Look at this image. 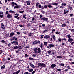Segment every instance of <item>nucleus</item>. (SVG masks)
<instances>
[{"label": "nucleus", "instance_id": "obj_1", "mask_svg": "<svg viewBox=\"0 0 74 74\" xmlns=\"http://www.w3.org/2000/svg\"><path fill=\"white\" fill-rule=\"evenodd\" d=\"M34 52L35 53L37 54L38 53V48H35L34 49Z\"/></svg>", "mask_w": 74, "mask_h": 74}, {"label": "nucleus", "instance_id": "obj_2", "mask_svg": "<svg viewBox=\"0 0 74 74\" xmlns=\"http://www.w3.org/2000/svg\"><path fill=\"white\" fill-rule=\"evenodd\" d=\"M7 18L8 19H11L12 18V14H8L7 15Z\"/></svg>", "mask_w": 74, "mask_h": 74}, {"label": "nucleus", "instance_id": "obj_3", "mask_svg": "<svg viewBox=\"0 0 74 74\" xmlns=\"http://www.w3.org/2000/svg\"><path fill=\"white\" fill-rule=\"evenodd\" d=\"M41 20L43 21H45V22H47L48 20V19L47 18H45V17H43L41 18Z\"/></svg>", "mask_w": 74, "mask_h": 74}, {"label": "nucleus", "instance_id": "obj_4", "mask_svg": "<svg viewBox=\"0 0 74 74\" xmlns=\"http://www.w3.org/2000/svg\"><path fill=\"white\" fill-rule=\"evenodd\" d=\"M55 46L53 45L50 44L47 46L48 48H51L52 47H54Z\"/></svg>", "mask_w": 74, "mask_h": 74}, {"label": "nucleus", "instance_id": "obj_5", "mask_svg": "<svg viewBox=\"0 0 74 74\" xmlns=\"http://www.w3.org/2000/svg\"><path fill=\"white\" fill-rule=\"evenodd\" d=\"M26 3L27 4V5H30L31 1L30 0H28L26 1Z\"/></svg>", "mask_w": 74, "mask_h": 74}, {"label": "nucleus", "instance_id": "obj_6", "mask_svg": "<svg viewBox=\"0 0 74 74\" xmlns=\"http://www.w3.org/2000/svg\"><path fill=\"white\" fill-rule=\"evenodd\" d=\"M49 37H50L49 35H46L44 37V38H45L46 39H47V38H49Z\"/></svg>", "mask_w": 74, "mask_h": 74}, {"label": "nucleus", "instance_id": "obj_7", "mask_svg": "<svg viewBox=\"0 0 74 74\" xmlns=\"http://www.w3.org/2000/svg\"><path fill=\"white\" fill-rule=\"evenodd\" d=\"M14 35H15V34L13 32H12L10 34V36L9 37H12V36Z\"/></svg>", "mask_w": 74, "mask_h": 74}, {"label": "nucleus", "instance_id": "obj_8", "mask_svg": "<svg viewBox=\"0 0 74 74\" xmlns=\"http://www.w3.org/2000/svg\"><path fill=\"white\" fill-rule=\"evenodd\" d=\"M15 39V36L12 37L11 38V39H10V40L11 41H12L13 40H14Z\"/></svg>", "mask_w": 74, "mask_h": 74}, {"label": "nucleus", "instance_id": "obj_9", "mask_svg": "<svg viewBox=\"0 0 74 74\" xmlns=\"http://www.w3.org/2000/svg\"><path fill=\"white\" fill-rule=\"evenodd\" d=\"M46 66V65L44 63H42L41 66L42 67H45Z\"/></svg>", "mask_w": 74, "mask_h": 74}, {"label": "nucleus", "instance_id": "obj_10", "mask_svg": "<svg viewBox=\"0 0 74 74\" xmlns=\"http://www.w3.org/2000/svg\"><path fill=\"white\" fill-rule=\"evenodd\" d=\"M51 67L52 68H54L56 67V64H52L51 66Z\"/></svg>", "mask_w": 74, "mask_h": 74}, {"label": "nucleus", "instance_id": "obj_11", "mask_svg": "<svg viewBox=\"0 0 74 74\" xmlns=\"http://www.w3.org/2000/svg\"><path fill=\"white\" fill-rule=\"evenodd\" d=\"M68 41H69V42H72V41H73V39L72 38H68Z\"/></svg>", "mask_w": 74, "mask_h": 74}, {"label": "nucleus", "instance_id": "obj_12", "mask_svg": "<svg viewBox=\"0 0 74 74\" xmlns=\"http://www.w3.org/2000/svg\"><path fill=\"white\" fill-rule=\"evenodd\" d=\"M64 14H67V13H68V12H69V10H67L66 11V10H64Z\"/></svg>", "mask_w": 74, "mask_h": 74}, {"label": "nucleus", "instance_id": "obj_13", "mask_svg": "<svg viewBox=\"0 0 74 74\" xmlns=\"http://www.w3.org/2000/svg\"><path fill=\"white\" fill-rule=\"evenodd\" d=\"M20 72V70H18L16 72H14L13 74H18Z\"/></svg>", "mask_w": 74, "mask_h": 74}, {"label": "nucleus", "instance_id": "obj_14", "mask_svg": "<svg viewBox=\"0 0 74 74\" xmlns=\"http://www.w3.org/2000/svg\"><path fill=\"white\" fill-rule=\"evenodd\" d=\"M47 7H49V8H52V5H51V4H49L48 5Z\"/></svg>", "mask_w": 74, "mask_h": 74}, {"label": "nucleus", "instance_id": "obj_15", "mask_svg": "<svg viewBox=\"0 0 74 74\" xmlns=\"http://www.w3.org/2000/svg\"><path fill=\"white\" fill-rule=\"evenodd\" d=\"M23 47V46L22 47V46H19L18 47V48L19 49H22Z\"/></svg>", "mask_w": 74, "mask_h": 74}, {"label": "nucleus", "instance_id": "obj_16", "mask_svg": "<svg viewBox=\"0 0 74 74\" xmlns=\"http://www.w3.org/2000/svg\"><path fill=\"white\" fill-rule=\"evenodd\" d=\"M33 69H28V71H29V72H32L33 71Z\"/></svg>", "mask_w": 74, "mask_h": 74}, {"label": "nucleus", "instance_id": "obj_17", "mask_svg": "<svg viewBox=\"0 0 74 74\" xmlns=\"http://www.w3.org/2000/svg\"><path fill=\"white\" fill-rule=\"evenodd\" d=\"M38 53H41V49H40V48H38Z\"/></svg>", "mask_w": 74, "mask_h": 74}, {"label": "nucleus", "instance_id": "obj_18", "mask_svg": "<svg viewBox=\"0 0 74 74\" xmlns=\"http://www.w3.org/2000/svg\"><path fill=\"white\" fill-rule=\"evenodd\" d=\"M30 66H31L32 67V68H34V65L33 64H32V63H30Z\"/></svg>", "mask_w": 74, "mask_h": 74}, {"label": "nucleus", "instance_id": "obj_19", "mask_svg": "<svg viewBox=\"0 0 74 74\" xmlns=\"http://www.w3.org/2000/svg\"><path fill=\"white\" fill-rule=\"evenodd\" d=\"M14 18H17V19L18 20H19V18H20V17H18V16H14Z\"/></svg>", "mask_w": 74, "mask_h": 74}, {"label": "nucleus", "instance_id": "obj_20", "mask_svg": "<svg viewBox=\"0 0 74 74\" xmlns=\"http://www.w3.org/2000/svg\"><path fill=\"white\" fill-rule=\"evenodd\" d=\"M40 4V3L38 2H37L36 3V7H38V4Z\"/></svg>", "mask_w": 74, "mask_h": 74}, {"label": "nucleus", "instance_id": "obj_21", "mask_svg": "<svg viewBox=\"0 0 74 74\" xmlns=\"http://www.w3.org/2000/svg\"><path fill=\"white\" fill-rule=\"evenodd\" d=\"M33 33H30L29 34V37H32V36H33Z\"/></svg>", "mask_w": 74, "mask_h": 74}, {"label": "nucleus", "instance_id": "obj_22", "mask_svg": "<svg viewBox=\"0 0 74 74\" xmlns=\"http://www.w3.org/2000/svg\"><path fill=\"white\" fill-rule=\"evenodd\" d=\"M9 12L10 13H15V11H14L10 10L9 11Z\"/></svg>", "mask_w": 74, "mask_h": 74}, {"label": "nucleus", "instance_id": "obj_23", "mask_svg": "<svg viewBox=\"0 0 74 74\" xmlns=\"http://www.w3.org/2000/svg\"><path fill=\"white\" fill-rule=\"evenodd\" d=\"M52 37L54 40H55V39H56V37H55V36L54 35H53Z\"/></svg>", "mask_w": 74, "mask_h": 74}, {"label": "nucleus", "instance_id": "obj_24", "mask_svg": "<svg viewBox=\"0 0 74 74\" xmlns=\"http://www.w3.org/2000/svg\"><path fill=\"white\" fill-rule=\"evenodd\" d=\"M57 58H62V56H58L57 57Z\"/></svg>", "mask_w": 74, "mask_h": 74}, {"label": "nucleus", "instance_id": "obj_25", "mask_svg": "<svg viewBox=\"0 0 74 74\" xmlns=\"http://www.w3.org/2000/svg\"><path fill=\"white\" fill-rule=\"evenodd\" d=\"M15 45H18V42L15 41Z\"/></svg>", "mask_w": 74, "mask_h": 74}, {"label": "nucleus", "instance_id": "obj_26", "mask_svg": "<svg viewBox=\"0 0 74 74\" xmlns=\"http://www.w3.org/2000/svg\"><path fill=\"white\" fill-rule=\"evenodd\" d=\"M5 68V66L4 65H3L1 67V69L2 70H3Z\"/></svg>", "mask_w": 74, "mask_h": 74}, {"label": "nucleus", "instance_id": "obj_27", "mask_svg": "<svg viewBox=\"0 0 74 74\" xmlns=\"http://www.w3.org/2000/svg\"><path fill=\"white\" fill-rule=\"evenodd\" d=\"M14 49H17L18 48V46H14Z\"/></svg>", "mask_w": 74, "mask_h": 74}, {"label": "nucleus", "instance_id": "obj_28", "mask_svg": "<svg viewBox=\"0 0 74 74\" xmlns=\"http://www.w3.org/2000/svg\"><path fill=\"white\" fill-rule=\"evenodd\" d=\"M4 26H3L2 27H1L2 29H3V30H5V28Z\"/></svg>", "mask_w": 74, "mask_h": 74}, {"label": "nucleus", "instance_id": "obj_29", "mask_svg": "<svg viewBox=\"0 0 74 74\" xmlns=\"http://www.w3.org/2000/svg\"><path fill=\"white\" fill-rule=\"evenodd\" d=\"M62 40H63V41H65L66 42H67V39L65 38H62Z\"/></svg>", "mask_w": 74, "mask_h": 74}, {"label": "nucleus", "instance_id": "obj_30", "mask_svg": "<svg viewBox=\"0 0 74 74\" xmlns=\"http://www.w3.org/2000/svg\"><path fill=\"white\" fill-rule=\"evenodd\" d=\"M62 27H65V26H66V24L64 23L62 25Z\"/></svg>", "mask_w": 74, "mask_h": 74}, {"label": "nucleus", "instance_id": "obj_31", "mask_svg": "<svg viewBox=\"0 0 74 74\" xmlns=\"http://www.w3.org/2000/svg\"><path fill=\"white\" fill-rule=\"evenodd\" d=\"M14 8H19V6L18 5H16L14 7Z\"/></svg>", "mask_w": 74, "mask_h": 74}, {"label": "nucleus", "instance_id": "obj_32", "mask_svg": "<svg viewBox=\"0 0 74 74\" xmlns=\"http://www.w3.org/2000/svg\"><path fill=\"white\" fill-rule=\"evenodd\" d=\"M42 47H43V45L42 44V43H41L40 44V47L41 48H42Z\"/></svg>", "mask_w": 74, "mask_h": 74}, {"label": "nucleus", "instance_id": "obj_33", "mask_svg": "<svg viewBox=\"0 0 74 74\" xmlns=\"http://www.w3.org/2000/svg\"><path fill=\"white\" fill-rule=\"evenodd\" d=\"M19 26H20V27H23L24 26L23 25H19Z\"/></svg>", "mask_w": 74, "mask_h": 74}, {"label": "nucleus", "instance_id": "obj_34", "mask_svg": "<svg viewBox=\"0 0 74 74\" xmlns=\"http://www.w3.org/2000/svg\"><path fill=\"white\" fill-rule=\"evenodd\" d=\"M29 60H33V58H32L29 57Z\"/></svg>", "mask_w": 74, "mask_h": 74}, {"label": "nucleus", "instance_id": "obj_35", "mask_svg": "<svg viewBox=\"0 0 74 74\" xmlns=\"http://www.w3.org/2000/svg\"><path fill=\"white\" fill-rule=\"evenodd\" d=\"M41 64L42 63H38V65L39 66H41Z\"/></svg>", "mask_w": 74, "mask_h": 74}, {"label": "nucleus", "instance_id": "obj_36", "mask_svg": "<svg viewBox=\"0 0 74 74\" xmlns=\"http://www.w3.org/2000/svg\"><path fill=\"white\" fill-rule=\"evenodd\" d=\"M48 32V29L43 31V33H46V32Z\"/></svg>", "mask_w": 74, "mask_h": 74}, {"label": "nucleus", "instance_id": "obj_37", "mask_svg": "<svg viewBox=\"0 0 74 74\" xmlns=\"http://www.w3.org/2000/svg\"><path fill=\"white\" fill-rule=\"evenodd\" d=\"M30 48V46H27L25 47V48H26V49L28 48Z\"/></svg>", "mask_w": 74, "mask_h": 74}, {"label": "nucleus", "instance_id": "obj_38", "mask_svg": "<svg viewBox=\"0 0 74 74\" xmlns=\"http://www.w3.org/2000/svg\"><path fill=\"white\" fill-rule=\"evenodd\" d=\"M47 53H48V54H51V51H47Z\"/></svg>", "mask_w": 74, "mask_h": 74}, {"label": "nucleus", "instance_id": "obj_39", "mask_svg": "<svg viewBox=\"0 0 74 74\" xmlns=\"http://www.w3.org/2000/svg\"><path fill=\"white\" fill-rule=\"evenodd\" d=\"M24 12V11H19V12L20 13H23Z\"/></svg>", "mask_w": 74, "mask_h": 74}, {"label": "nucleus", "instance_id": "obj_40", "mask_svg": "<svg viewBox=\"0 0 74 74\" xmlns=\"http://www.w3.org/2000/svg\"><path fill=\"white\" fill-rule=\"evenodd\" d=\"M44 36V35H41V37H40V38H41V39H42V38H43V37Z\"/></svg>", "mask_w": 74, "mask_h": 74}, {"label": "nucleus", "instance_id": "obj_41", "mask_svg": "<svg viewBox=\"0 0 74 74\" xmlns=\"http://www.w3.org/2000/svg\"><path fill=\"white\" fill-rule=\"evenodd\" d=\"M69 8L70 10H72V9L73 8H72V7H70V6H69Z\"/></svg>", "mask_w": 74, "mask_h": 74}, {"label": "nucleus", "instance_id": "obj_42", "mask_svg": "<svg viewBox=\"0 0 74 74\" xmlns=\"http://www.w3.org/2000/svg\"><path fill=\"white\" fill-rule=\"evenodd\" d=\"M12 4L11 5L12 6V7L14 6V2H12Z\"/></svg>", "mask_w": 74, "mask_h": 74}, {"label": "nucleus", "instance_id": "obj_43", "mask_svg": "<svg viewBox=\"0 0 74 74\" xmlns=\"http://www.w3.org/2000/svg\"><path fill=\"white\" fill-rule=\"evenodd\" d=\"M41 12L42 13V14H45V12L44 11H41Z\"/></svg>", "mask_w": 74, "mask_h": 74}, {"label": "nucleus", "instance_id": "obj_44", "mask_svg": "<svg viewBox=\"0 0 74 74\" xmlns=\"http://www.w3.org/2000/svg\"><path fill=\"white\" fill-rule=\"evenodd\" d=\"M55 31V29H53L52 31V33H54Z\"/></svg>", "mask_w": 74, "mask_h": 74}, {"label": "nucleus", "instance_id": "obj_45", "mask_svg": "<svg viewBox=\"0 0 74 74\" xmlns=\"http://www.w3.org/2000/svg\"><path fill=\"white\" fill-rule=\"evenodd\" d=\"M58 4V3H55L53 4V5H57Z\"/></svg>", "mask_w": 74, "mask_h": 74}, {"label": "nucleus", "instance_id": "obj_46", "mask_svg": "<svg viewBox=\"0 0 74 74\" xmlns=\"http://www.w3.org/2000/svg\"><path fill=\"white\" fill-rule=\"evenodd\" d=\"M57 70L58 71H61V69H57Z\"/></svg>", "mask_w": 74, "mask_h": 74}, {"label": "nucleus", "instance_id": "obj_47", "mask_svg": "<svg viewBox=\"0 0 74 74\" xmlns=\"http://www.w3.org/2000/svg\"><path fill=\"white\" fill-rule=\"evenodd\" d=\"M64 64L63 63H61L60 64V66L62 67L63 66H64Z\"/></svg>", "mask_w": 74, "mask_h": 74}, {"label": "nucleus", "instance_id": "obj_48", "mask_svg": "<svg viewBox=\"0 0 74 74\" xmlns=\"http://www.w3.org/2000/svg\"><path fill=\"white\" fill-rule=\"evenodd\" d=\"M4 14V12H2V11H0V14Z\"/></svg>", "mask_w": 74, "mask_h": 74}, {"label": "nucleus", "instance_id": "obj_49", "mask_svg": "<svg viewBox=\"0 0 74 74\" xmlns=\"http://www.w3.org/2000/svg\"><path fill=\"white\" fill-rule=\"evenodd\" d=\"M67 37L68 38H70L71 37V36H70V34L68 35Z\"/></svg>", "mask_w": 74, "mask_h": 74}, {"label": "nucleus", "instance_id": "obj_50", "mask_svg": "<svg viewBox=\"0 0 74 74\" xmlns=\"http://www.w3.org/2000/svg\"><path fill=\"white\" fill-rule=\"evenodd\" d=\"M25 16H26V14H25L23 16V18H25Z\"/></svg>", "mask_w": 74, "mask_h": 74}, {"label": "nucleus", "instance_id": "obj_51", "mask_svg": "<svg viewBox=\"0 0 74 74\" xmlns=\"http://www.w3.org/2000/svg\"><path fill=\"white\" fill-rule=\"evenodd\" d=\"M16 33L18 35H19V34H20V33L18 32H17Z\"/></svg>", "mask_w": 74, "mask_h": 74}, {"label": "nucleus", "instance_id": "obj_52", "mask_svg": "<svg viewBox=\"0 0 74 74\" xmlns=\"http://www.w3.org/2000/svg\"><path fill=\"white\" fill-rule=\"evenodd\" d=\"M18 53H19V50L16 51V53L17 54Z\"/></svg>", "mask_w": 74, "mask_h": 74}, {"label": "nucleus", "instance_id": "obj_53", "mask_svg": "<svg viewBox=\"0 0 74 74\" xmlns=\"http://www.w3.org/2000/svg\"><path fill=\"white\" fill-rule=\"evenodd\" d=\"M37 42V44H40V43H41V42H40V41H38V42Z\"/></svg>", "mask_w": 74, "mask_h": 74}, {"label": "nucleus", "instance_id": "obj_54", "mask_svg": "<svg viewBox=\"0 0 74 74\" xmlns=\"http://www.w3.org/2000/svg\"><path fill=\"white\" fill-rule=\"evenodd\" d=\"M56 34H58V35L59 34V32H55Z\"/></svg>", "mask_w": 74, "mask_h": 74}, {"label": "nucleus", "instance_id": "obj_55", "mask_svg": "<svg viewBox=\"0 0 74 74\" xmlns=\"http://www.w3.org/2000/svg\"><path fill=\"white\" fill-rule=\"evenodd\" d=\"M34 44H37V42L35 41L34 42Z\"/></svg>", "mask_w": 74, "mask_h": 74}, {"label": "nucleus", "instance_id": "obj_56", "mask_svg": "<svg viewBox=\"0 0 74 74\" xmlns=\"http://www.w3.org/2000/svg\"><path fill=\"white\" fill-rule=\"evenodd\" d=\"M2 17H3V15L0 14V17L2 18Z\"/></svg>", "mask_w": 74, "mask_h": 74}, {"label": "nucleus", "instance_id": "obj_57", "mask_svg": "<svg viewBox=\"0 0 74 74\" xmlns=\"http://www.w3.org/2000/svg\"><path fill=\"white\" fill-rule=\"evenodd\" d=\"M25 57H27L29 56L27 54H25Z\"/></svg>", "mask_w": 74, "mask_h": 74}, {"label": "nucleus", "instance_id": "obj_58", "mask_svg": "<svg viewBox=\"0 0 74 74\" xmlns=\"http://www.w3.org/2000/svg\"><path fill=\"white\" fill-rule=\"evenodd\" d=\"M43 7H44V8H47V5L44 6Z\"/></svg>", "mask_w": 74, "mask_h": 74}, {"label": "nucleus", "instance_id": "obj_59", "mask_svg": "<svg viewBox=\"0 0 74 74\" xmlns=\"http://www.w3.org/2000/svg\"><path fill=\"white\" fill-rule=\"evenodd\" d=\"M1 42L2 43H4V42H5V41L3 40H2L1 41Z\"/></svg>", "mask_w": 74, "mask_h": 74}, {"label": "nucleus", "instance_id": "obj_60", "mask_svg": "<svg viewBox=\"0 0 74 74\" xmlns=\"http://www.w3.org/2000/svg\"><path fill=\"white\" fill-rule=\"evenodd\" d=\"M44 45H46L47 44V42H44Z\"/></svg>", "mask_w": 74, "mask_h": 74}, {"label": "nucleus", "instance_id": "obj_61", "mask_svg": "<svg viewBox=\"0 0 74 74\" xmlns=\"http://www.w3.org/2000/svg\"><path fill=\"white\" fill-rule=\"evenodd\" d=\"M15 41H18V39L16 37H15Z\"/></svg>", "mask_w": 74, "mask_h": 74}, {"label": "nucleus", "instance_id": "obj_62", "mask_svg": "<svg viewBox=\"0 0 74 74\" xmlns=\"http://www.w3.org/2000/svg\"><path fill=\"white\" fill-rule=\"evenodd\" d=\"M1 27L4 26V24H3V23H1Z\"/></svg>", "mask_w": 74, "mask_h": 74}, {"label": "nucleus", "instance_id": "obj_63", "mask_svg": "<svg viewBox=\"0 0 74 74\" xmlns=\"http://www.w3.org/2000/svg\"><path fill=\"white\" fill-rule=\"evenodd\" d=\"M68 71V69H66L64 70V71L67 72Z\"/></svg>", "mask_w": 74, "mask_h": 74}, {"label": "nucleus", "instance_id": "obj_64", "mask_svg": "<svg viewBox=\"0 0 74 74\" xmlns=\"http://www.w3.org/2000/svg\"><path fill=\"white\" fill-rule=\"evenodd\" d=\"M24 74H28V72H26L24 73Z\"/></svg>", "mask_w": 74, "mask_h": 74}]
</instances>
